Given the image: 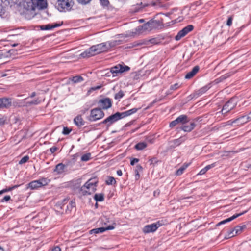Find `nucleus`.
I'll list each match as a JSON object with an SVG mask.
<instances>
[{
    "label": "nucleus",
    "instance_id": "473e14b6",
    "mask_svg": "<svg viewBox=\"0 0 251 251\" xmlns=\"http://www.w3.org/2000/svg\"><path fill=\"white\" fill-rule=\"evenodd\" d=\"M246 226L245 225H243L242 226H236L234 229H235V234H240V233H241V232L242 231V230L245 229L246 228Z\"/></svg>",
    "mask_w": 251,
    "mask_h": 251
},
{
    "label": "nucleus",
    "instance_id": "c85d7f7f",
    "mask_svg": "<svg viewBox=\"0 0 251 251\" xmlns=\"http://www.w3.org/2000/svg\"><path fill=\"white\" fill-rule=\"evenodd\" d=\"M147 146V144L145 142H139L135 146V149L137 150H142Z\"/></svg>",
    "mask_w": 251,
    "mask_h": 251
},
{
    "label": "nucleus",
    "instance_id": "c03bdc74",
    "mask_svg": "<svg viewBox=\"0 0 251 251\" xmlns=\"http://www.w3.org/2000/svg\"><path fill=\"white\" fill-rule=\"evenodd\" d=\"M6 120V119L4 116L0 115V126L4 125Z\"/></svg>",
    "mask_w": 251,
    "mask_h": 251
},
{
    "label": "nucleus",
    "instance_id": "680f3d73",
    "mask_svg": "<svg viewBox=\"0 0 251 251\" xmlns=\"http://www.w3.org/2000/svg\"><path fill=\"white\" fill-rule=\"evenodd\" d=\"M36 95V93L35 92H33L31 93V94L30 96V98H33Z\"/></svg>",
    "mask_w": 251,
    "mask_h": 251
},
{
    "label": "nucleus",
    "instance_id": "6e6d98bb",
    "mask_svg": "<svg viewBox=\"0 0 251 251\" xmlns=\"http://www.w3.org/2000/svg\"><path fill=\"white\" fill-rule=\"evenodd\" d=\"M52 251H61V249L58 246L55 247L52 250Z\"/></svg>",
    "mask_w": 251,
    "mask_h": 251
},
{
    "label": "nucleus",
    "instance_id": "dca6fc26",
    "mask_svg": "<svg viewBox=\"0 0 251 251\" xmlns=\"http://www.w3.org/2000/svg\"><path fill=\"white\" fill-rule=\"evenodd\" d=\"M196 126V124L194 121H190L188 124H184L183 126H181L180 129L184 132H191Z\"/></svg>",
    "mask_w": 251,
    "mask_h": 251
},
{
    "label": "nucleus",
    "instance_id": "aec40b11",
    "mask_svg": "<svg viewBox=\"0 0 251 251\" xmlns=\"http://www.w3.org/2000/svg\"><path fill=\"white\" fill-rule=\"evenodd\" d=\"M11 105V99L3 98L0 99V109L8 108Z\"/></svg>",
    "mask_w": 251,
    "mask_h": 251
},
{
    "label": "nucleus",
    "instance_id": "7c9ffc66",
    "mask_svg": "<svg viewBox=\"0 0 251 251\" xmlns=\"http://www.w3.org/2000/svg\"><path fill=\"white\" fill-rule=\"evenodd\" d=\"M94 198L97 201H102L104 200V195L102 194H96Z\"/></svg>",
    "mask_w": 251,
    "mask_h": 251
},
{
    "label": "nucleus",
    "instance_id": "13d9d810",
    "mask_svg": "<svg viewBox=\"0 0 251 251\" xmlns=\"http://www.w3.org/2000/svg\"><path fill=\"white\" fill-rule=\"evenodd\" d=\"M117 174L119 176H121L123 174L122 171L121 170H117Z\"/></svg>",
    "mask_w": 251,
    "mask_h": 251
},
{
    "label": "nucleus",
    "instance_id": "6e6552de",
    "mask_svg": "<svg viewBox=\"0 0 251 251\" xmlns=\"http://www.w3.org/2000/svg\"><path fill=\"white\" fill-rule=\"evenodd\" d=\"M189 122V119L186 115H181L176 120L172 121L169 125L170 127L173 128L177 125L183 126L184 124H188Z\"/></svg>",
    "mask_w": 251,
    "mask_h": 251
},
{
    "label": "nucleus",
    "instance_id": "49530a36",
    "mask_svg": "<svg viewBox=\"0 0 251 251\" xmlns=\"http://www.w3.org/2000/svg\"><path fill=\"white\" fill-rule=\"evenodd\" d=\"M215 166H216V163H214L210 165H207L204 168H205V170L207 171L208 170L214 167Z\"/></svg>",
    "mask_w": 251,
    "mask_h": 251
},
{
    "label": "nucleus",
    "instance_id": "bf43d9fd",
    "mask_svg": "<svg viewBox=\"0 0 251 251\" xmlns=\"http://www.w3.org/2000/svg\"><path fill=\"white\" fill-rule=\"evenodd\" d=\"M150 42L152 44H155L156 43V39L154 38L151 39L150 40Z\"/></svg>",
    "mask_w": 251,
    "mask_h": 251
},
{
    "label": "nucleus",
    "instance_id": "774afa93",
    "mask_svg": "<svg viewBox=\"0 0 251 251\" xmlns=\"http://www.w3.org/2000/svg\"><path fill=\"white\" fill-rule=\"evenodd\" d=\"M19 186V185H14L12 186L11 187L13 188V190L14 189L16 188H17Z\"/></svg>",
    "mask_w": 251,
    "mask_h": 251
},
{
    "label": "nucleus",
    "instance_id": "4c0bfd02",
    "mask_svg": "<svg viewBox=\"0 0 251 251\" xmlns=\"http://www.w3.org/2000/svg\"><path fill=\"white\" fill-rule=\"evenodd\" d=\"M75 202L73 201H70L69 205H67V208L68 209L71 210L72 209L75 207Z\"/></svg>",
    "mask_w": 251,
    "mask_h": 251
},
{
    "label": "nucleus",
    "instance_id": "0e129e2a",
    "mask_svg": "<svg viewBox=\"0 0 251 251\" xmlns=\"http://www.w3.org/2000/svg\"><path fill=\"white\" fill-rule=\"evenodd\" d=\"M6 189H7L8 192L12 191L13 190V188H12L11 187H9L8 188H6Z\"/></svg>",
    "mask_w": 251,
    "mask_h": 251
},
{
    "label": "nucleus",
    "instance_id": "de8ad7c7",
    "mask_svg": "<svg viewBox=\"0 0 251 251\" xmlns=\"http://www.w3.org/2000/svg\"><path fill=\"white\" fill-rule=\"evenodd\" d=\"M179 84L178 83H176L173 85H171V87H170V89L171 90H176L177 89L178 87H179Z\"/></svg>",
    "mask_w": 251,
    "mask_h": 251
},
{
    "label": "nucleus",
    "instance_id": "f8f14e48",
    "mask_svg": "<svg viewBox=\"0 0 251 251\" xmlns=\"http://www.w3.org/2000/svg\"><path fill=\"white\" fill-rule=\"evenodd\" d=\"M193 28L194 27L192 25H187L178 32L177 34L175 37V39L176 41L180 40L182 37H184L189 32L191 31Z\"/></svg>",
    "mask_w": 251,
    "mask_h": 251
},
{
    "label": "nucleus",
    "instance_id": "cd10ccee",
    "mask_svg": "<svg viewBox=\"0 0 251 251\" xmlns=\"http://www.w3.org/2000/svg\"><path fill=\"white\" fill-rule=\"evenodd\" d=\"M65 166L62 163L57 164L54 170V172L57 174H61L63 172Z\"/></svg>",
    "mask_w": 251,
    "mask_h": 251
},
{
    "label": "nucleus",
    "instance_id": "a18cd8bd",
    "mask_svg": "<svg viewBox=\"0 0 251 251\" xmlns=\"http://www.w3.org/2000/svg\"><path fill=\"white\" fill-rule=\"evenodd\" d=\"M11 199V197L10 196L7 195L3 197V198L1 200V202H4L5 201H9Z\"/></svg>",
    "mask_w": 251,
    "mask_h": 251
},
{
    "label": "nucleus",
    "instance_id": "bb28decb",
    "mask_svg": "<svg viewBox=\"0 0 251 251\" xmlns=\"http://www.w3.org/2000/svg\"><path fill=\"white\" fill-rule=\"evenodd\" d=\"M74 123L78 126H81L84 124V122L80 115L77 116L74 120Z\"/></svg>",
    "mask_w": 251,
    "mask_h": 251
},
{
    "label": "nucleus",
    "instance_id": "58836bf2",
    "mask_svg": "<svg viewBox=\"0 0 251 251\" xmlns=\"http://www.w3.org/2000/svg\"><path fill=\"white\" fill-rule=\"evenodd\" d=\"M143 44V43L140 41H136L132 44H131V46H129V48H133L135 47H137Z\"/></svg>",
    "mask_w": 251,
    "mask_h": 251
},
{
    "label": "nucleus",
    "instance_id": "ea45409f",
    "mask_svg": "<svg viewBox=\"0 0 251 251\" xmlns=\"http://www.w3.org/2000/svg\"><path fill=\"white\" fill-rule=\"evenodd\" d=\"M71 129H70L67 127H64L62 133L64 135H68L71 132Z\"/></svg>",
    "mask_w": 251,
    "mask_h": 251
},
{
    "label": "nucleus",
    "instance_id": "b1692460",
    "mask_svg": "<svg viewBox=\"0 0 251 251\" xmlns=\"http://www.w3.org/2000/svg\"><path fill=\"white\" fill-rule=\"evenodd\" d=\"M186 140V136H181L180 138L174 140L172 142L174 144L173 148L180 145L182 143L184 142Z\"/></svg>",
    "mask_w": 251,
    "mask_h": 251
},
{
    "label": "nucleus",
    "instance_id": "338daca9",
    "mask_svg": "<svg viewBox=\"0 0 251 251\" xmlns=\"http://www.w3.org/2000/svg\"><path fill=\"white\" fill-rule=\"evenodd\" d=\"M0 251H5V249L0 245Z\"/></svg>",
    "mask_w": 251,
    "mask_h": 251
},
{
    "label": "nucleus",
    "instance_id": "603ef678",
    "mask_svg": "<svg viewBox=\"0 0 251 251\" xmlns=\"http://www.w3.org/2000/svg\"><path fill=\"white\" fill-rule=\"evenodd\" d=\"M58 148L56 147L53 146L50 149V151L51 153H53L55 152L57 150Z\"/></svg>",
    "mask_w": 251,
    "mask_h": 251
},
{
    "label": "nucleus",
    "instance_id": "09e8293b",
    "mask_svg": "<svg viewBox=\"0 0 251 251\" xmlns=\"http://www.w3.org/2000/svg\"><path fill=\"white\" fill-rule=\"evenodd\" d=\"M143 168H142V167L140 165H138L136 166V169H135V173L136 172H139L140 171H141L142 170Z\"/></svg>",
    "mask_w": 251,
    "mask_h": 251
},
{
    "label": "nucleus",
    "instance_id": "f257e3e1",
    "mask_svg": "<svg viewBox=\"0 0 251 251\" xmlns=\"http://www.w3.org/2000/svg\"><path fill=\"white\" fill-rule=\"evenodd\" d=\"M107 51V48L105 42L93 45L83 52L80 54L83 58L90 57L96 54Z\"/></svg>",
    "mask_w": 251,
    "mask_h": 251
},
{
    "label": "nucleus",
    "instance_id": "c756f323",
    "mask_svg": "<svg viewBox=\"0 0 251 251\" xmlns=\"http://www.w3.org/2000/svg\"><path fill=\"white\" fill-rule=\"evenodd\" d=\"M189 164H183V165L179 169H178L176 173V174L177 175V176H180L181 175H182L184 172V171L188 167Z\"/></svg>",
    "mask_w": 251,
    "mask_h": 251
},
{
    "label": "nucleus",
    "instance_id": "393cba45",
    "mask_svg": "<svg viewBox=\"0 0 251 251\" xmlns=\"http://www.w3.org/2000/svg\"><path fill=\"white\" fill-rule=\"evenodd\" d=\"M107 48V51L111 48L121 44L120 40H114L105 42Z\"/></svg>",
    "mask_w": 251,
    "mask_h": 251
},
{
    "label": "nucleus",
    "instance_id": "2f4dec72",
    "mask_svg": "<svg viewBox=\"0 0 251 251\" xmlns=\"http://www.w3.org/2000/svg\"><path fill=\"white\" fill-rule=\"evenodd\" d=\"M106 184L107 185H114L115 184L116 181L115 178L112 176H109L107 180H106Z\"/></svg>",
    "mask_w": 251,
    "mask_h": 251
},
{
    "label": "nucleus",
    "instance_id": "2eb2a0df",
    "mask_svg": "<svg viewBox=\"0 0 251 251\" xmlns=\"http://www.w3.org/2000/svg\"><path fill=\"white\" fill-rule=\"evenodd\" d=\"M209 88L210 86L208 85L204 86V87L200 88L197 91H196L194 93L189 95L188 98L189 100H191L193 98H198V97L205 93Z\"/></svg>",
    "mask_w": 251,
    "mask_h": 251
},
{
    "label": "nucleus",
    "instance_id": "37998d69",
    "mask_svg": "<svg viewBox=\"0 0 251 251\" xmlns=\"http://www.w3.org/2000/svg\"><path fill=\"white\" fill-rule=\"evenodd\" d=\"M101 4L103 6H107L109 2L108 0H100Z\"/></svg>",
    "mask_w": 251,
    "mask_h": 251
},
{
    "label": "nucleus",
    "instance_id": "052dcab7",
    "mask_svg": "<svg viewBox=\"0 0 251 251\" xmlns=\"http://www.w3.org/2000/svg\"><path fill=\"white\" fill-rule=\"evenodd\" d=\"M135 173H136V174H135L136 179H139V178L140 177V175L138 172H136Z\"/></svg>",
    "mask_w": 251,
    "mask_h": 251
},
{
    "label": "nucleus",
    "instance_id": "79ce46f5",
    "mask_svg": "<svg viewBox=\"0 0 251 251\" xmlns=\"http://www.w3.org/2000/svg\"><path fill=\"white\" fill-rule=\"evenodd\" d=\"M92 0H77V2L82 5H86L90 2Z\"/></svg>",
    "mask_w": 251,
    "mask_h": 251
},
{
    "label": "nucleus",
    "instance_id": "864d4df0",
    "mask_svg": "<svg viewBox=\"0 0 251 251\" xmlns=\"http://www.w3.org/2000/svg\"><path fill=\"white\" fill-rule=\"evenodd\" d=\"M101 88L100 86H98L97 87H92L91 89L88 91V92H90L91 91H95L96 90L99 89Z\"/></svg>",
    "mask_w": 251,
    "mask_h": 251
},
{
    "label": "nucleus",
    "instance_id": "f03ea898",
    "mask_svg": "<svg viewBox=\"0 0 251 251\" xmlns=\"http://www.w3.org/2000/svg\"><path fill=\"white\" fill-rule=\"evenodd\" d=\"M98 183L97 178L94 177L89 179L80 189V192L83 195H90L96 190Z\"/></svg>",
    "mask_w": 251,
    "mask_h": 251
},
{
    "label": "nucleus",
    "instance_id": "f704fd0d",
    "mask_svg": "<svg viewBox=\"0 0 251 251\" xmlns=\"http://www.w3.org/2000/svg\"><path fill=\"white\" fill-rule=\"evenodd\" d=\"M91 158V154L88 153L83 155L81 157V160L82 161H87Z\"/></svg>",
    "mask_w": 251,
    "mask_h": 251
},
{
    "label": "nucleus",
    "instance_id": "a19ab883",
    "mask_svg": "<svg viewBox=\"0 0 251 251\" xmlns=\"http://www.w3.org/2000/svg\"><path fill=\"white\" fill-rule=\"evenodd\" d=\"M235 229L234 228V229H232L231 230H230L228 232L227 237L226 238H231L232 237H233V236L236 235V234H235Z\"/></svg>",
    "mask_w": 251,
    "mask_h": 251
},
{
    "label": "nucleus",
    "instance_id": "e433bc0d",
    "mask_svg": "<svg viewBox=\"0 0 251 251\" xmlns=\"http://www.w3.org/2000/svg\"><path fill=\"white\" fill-rule=\"evenodd\" d=\"M29 156L27 155L24 156L19 161V164H23L26 163L29 160Z\"/></svg>",
    "mask_w": 251,
    "mask_h": 251
},
{
    "label": "nucleus",
    "instance_id": "412c9836",
    "mask_svg": "<svg viewBox=\"0 0 251 251\" xmlns=\"http://www.w3.org/2000/svg\"><path fill=\"white\" fill-rule=\"evenodd\" d=\"M62 22L61 24H48L46 25H42L40 26V29L42 30H51L53 28L59 27L62 25Z\"/></svg>",
    "mask_w": 251,
    "mask_h": 251
},
{
    "label": "nucleus",
    "instance_id": "39448f33",
    "mask_svg": "<svg viewBox=\"0 0 251 251\" xmlns=\"http://www.w3.org/2000/svg\"><path fill=\"white\" fill-rule=\"evenodd\" d=\"M236 105V99L233 98L230 99L223 106V108L221 111L222 114L224 116L226 115L227 113L234 109Z\"/></svg>",
    "mask_w": 251,
    "mask_h": 251
},
{
    "label": "nucleus",
    "instance_id": "9d476101",
    "mask_svg": "<svg viewBox=\"0 0 251 251\" xmlns=\"http://www.w3.org/2000/svg\"><path fill=\"white\" fill-rule=\"evenodd\" d=\"M156 23V21L150 20L142 25L138 26L136 30L139 32L150 31L154 27Z\"/></svg>",
    "mask_w": 251,
    "mask_h": 251
},
{
    "label": "nucleus",
    "instance_id": "7ed1b4c3",
    "mask_svg": "<svg viewBox=\"0 0 251 251\" xmlns=\"http://www.w3.org/2000/svg\"><path fill=\"white\" fill-rule=\"evenodd\" d=\"M74 5L73 0H57L55 6L60 12H66L70 11Z\"/></svg>",
    "mask_w": 251,
    "mask_h": 251
},
{
    "label": "nucleus",
    "instance_id": "72a5a7b5",
    "mask_svg": "<svg viewBox=\"0 0 251 251\" xmlns=\"http://www.w3.org/2000/svg\"><path fill=\"white\" fill-rule=\"evenodd\" d=\"M83 80V78L80 76H75L72 78V81L74 83H79Z\"/></svg>",
    "mask_w": 251,
    "mask_h": 251
},
{
    "label": "nucleus",
    "instance_id": "1a4fd4ad",
    "mask_svg": "<svg viewBox=\"0 0 251 251\" xmlns=\"http://www.w3.org/2000/svg\"><path fill=\"white\" fill-rule=\"evenodd\" d=\"M120 119H121V117L120 116V112H117L105 119L101 122V124L106 125L107 127H108L113 123Z\"/></svg>",
    "mask_w": 251,
    "mask_h": 251
},
{
    "label": "nucleus",
    "instance_id": "3c124183",
    "mask_svg": "<svg viewBox=\"0 0 251 251\" xmlns=\"http://www.w3.org/2000/svg\"><path fill=\"white\" fill-rule=\"evenodd\" d=\"M232 18L231 17H230L228 18V19L227 21L226 25L228 26H230L232 24Z\"/></svg>",
    "mask_w": 251,
    "mask_h": 251
},
{
    "label": "nucleus",
    "instance_id": "6ab92c4d",
    "mask_svg": "<svg viewBox=\"0 0 251 251\" xmlns=\"http://www.w3.org/2000/svg\"><path fill=\"white\" fill-rule=\"evenodd\" d=\"M247 212V210H245L244 211H243V212H241L240 213H239V214H234V215H233L232 216H231V217L230 218H228L226 220H223L222 221H221L220 222H219L217 225H216V226H219L221 225H222V224H225L227 222H230L232 220L235 219V218L244 214L245 213H246V212Z\"/></svg>",
    "mask_w": 251,
    "mask_h": 251
},
{
    "label": "nucleus",
    "instance_id": "a211bd4d",
    "mask_svg": "<svg viewBox=\"0 0 251 251\" xmlns=\"http://www.w3.org/2000/svg\"><path fill=\"white\" fill-rule=\"evenodd\" d=\"M114 228V226H109L106 227H99V228H95V229H93L91 230L90 231V233H91V234L101 233L104 232V231H105L106 230H112V229H113Z\"/></svg>",
    "mask_w": 251,
    "mask_h": 251
},
{
    "label": "nucleus",
    "instance_id": "c9c22d12",
    "mask_svg": "<svg viewBox=\"0 0 251 251\" xmlns=\"http://www.w3.org/2000/svg\"><path fill=\"white\" fill-rule=\"evenodd\" d=\"M124 96V93L122 90L120 91L118 93H116L114 96V98L116 100H119L122 98Z\"/></svg>",
    "mask_w": 251,
    "mask_h": 251
},
{
    "label": "nucleus",
    "instance_id": "0eeeda50",
    "mask_svg": "<svg viewBox=\"0 0 251 251\" xmlns=\"http://www.w3.org/2000/svg\"><path fill=\"white\" fill-rule=\"evenodd\" d=\"M48 184V180L46 178L34 180L28 183V187L31 190L37 189Z\"/></svg>",
    "mask_w": 251,
    "mask_h": 251
},
{
    "label": "nucleus",
    "instance_id": "9b49d317",
    "mask_svg": "<svg viewBox=\"0 0 251 251\" xmlns=\"http://www.w3.org/2000/svg\"><path fill=\"white\" fill-rule=\"evenodd\" d=\"M162 225V224L160 221H158L150 225H147L143 227V232L144 233L154 232Z\"/></svg>",
    "mask_w": 251,
    "mask_h": 251
},
{
    "label": "nucleus",
    "instance_id": "69168bd1",
    "mask_svg": "<svg viewBox=\"0 0 251 251\" xmlns=\"http://www.w3.org/2000/svg\"><path fill=\"white\" fill-rule=\"evenodd\" d=\"M247 116L249 117L250 121H251V111L249 113V115Z\"/></svg>",
    "mask_w": 251,
    "mask_h": 251
},
{
    "label": "nucleus",
    "instance_id": "8fccbe9b",
    "mask_svg": "<svg viewBox=\"0 0 251 251\" xmlns=\"http://www.w3.org/2000/svg\"><path fill=\"white\" fill-rule=\"evenodd\" d=\"M139 161V159L138 158H133L130 162V164L131 165H134L135 163L138 162Z\"/></svg>",
    "mask_w": 251,
    "mask_h": 251
},
{
    "label": "nucleus",
    "instance_id": "5701e85b",
    "mask_svg": "<svg viewBox=\"0 0 251 251\" xmlns=\"http://www.w3.org/2000/svg\"><path fill=\"white\" fill-rule=\"evenodd\" d=\"M199 69V66H195L191 71L187 73L185 78L188 79L192 78L198 72Z\"/></svg>",
    "mask_w": 251,
    "mask_h": 251
},
{
    "label": "nucleus",
    "instance_id": "f3484780",
    "mask_svg": "<svg viewBox=\"0 0 251 251\" xmlns=\"http://www.w3.org/2000/svg\"><path fill=\"white\" fill-rule=\"evenodd\" d=\"M250 121L249 117L247 115H244L240 116L237 119L233 120L231 123H235L237 126L243 125L248 122Z\"/></svg>",
    "mask_w": 251,
    "mask_h": 251
},
{
    "label": "nucleus",
    "instance_id": "e2e57ef3",
    "mask_svg": "<svg viewBox=\"0 0 251 251\" xmlns=\"http://www.w3.org/2000/svg\"><path fill=\"white\" fill-rule=\"evenodd\" d=\"M233 120H229L228 121L227 123V125H233V124H235V123H231V122H233Z\"/></svg>",
    "mask_w": 251,
    "mask_h": 251
},
{
    "label": "nucleus",
    "instance_id": "4be33fe9",
    "mask_svg": "<svg viewBox=\"0 0 251 251\" xmlns=\"http://www.w3.org/2000/svg\"><path fill=\"white\" fill-rule=\"evenodd\" d=\"M141 109V107L138 108H133L131 109L127 110L126 111L123 112H120V116L121 117V119L124 118L125 117L130 116L134 113H135L137 111Z\"/></svg>",
    "mask_w": 251,
    "mask_h": 251
},
{
    "label": "nucleus",
    "instance_id": "ddd939ff",
    "mask_svg": "<svg viewBox=\"0 0 251 251\" xmlns=\"http://www.w3.org/2000/svg\"><path fill=\"white\" fill-rule=\"evenodd\" d=\"M130 70V67L127 66H123L121 64H118L111 68L110 71L113 74L122 73L124 72L128 71Z\"/></svg>",
    "mask_w": 251,
    "mask_h": 251
},
{
    "label": "nucleus",
    "instance_id": "5fc2aeb1",
    "mask_svg": "<svg viewBox=\"0 0 251 251\" xmlns=\"http://www.w3.org/2000/svg\"><path fill=\"white\" fill-rule=\"evenodd\" d=\"M207 172V171L205 170V168H203L202 169H201L200 172L199 173L198 175H203L206 172Z\"/></svg>",
    "mask_w": 251,
    "mask_h": 251
},
{
    "label": "nucleus",
    "instance_id": "4468645a",
    "mask_svg": "<svg viewBox=\"0 0 251 251\" xmlns=\"http://www.w3.org/2000/svg\"><path fill=\"white\" fill-rule=\"evenodd\" d=\"M98 104L101 109H107L111 107L112 101L110 99L106 98L100 100L98 102Z\"/></svg>",
    "mask_w": 251,
    "mask_h": 251
},
{
    "label": "nucleus",
    "instance_id": "4d7b16f0",
    "mask_svg": "<svg viewBox=\"0 0 251 251\" xmlns=\"http://www.w3.org/2000/svg\"><path fill=\"white\" fill-rule=\"evenodd\" d=\"M7 192H8V191L7 190V189L6 188L3 189V190L0 191V195H1L3 193H6Z\"/></svg>",
    "mask_w": 251,
    "mask_h": 251
},
{
    "label": "nucleus",
    "instance_id": "a878e982",
    "mask_svg": "<svg viewBox=\"0 0 251 251\" xmlns=\"http://www.w3.org/2000/svg\"><path fill=\"white\" fill-rule=\"evenodd\" d=\"M40 102H41L40 100L38 98H37L33 100L30 101H26V103L24 104H23V103H19V105L29 106L31 105H38L40 103Z\"/></svg>",
    "mask_w": 251,
    "mask_h": 251
},
{
    "label": "nucleus",
    "instance_id": "20e7f679",
    "mask_svg": "<svg viewBox=\"0 0 251 251\" xmlns=\"http://www.w3.org/2000/svg\"><path fill=\"white\" fill-rule=\"evenodd\" d=\"M47 4L46 0H31L30 2L27 3V10L35 11L36 9H43L46 7Z\"/></svg>",
    "mask_w": 251,
    "mask_h": 251
},
{
    "label": "nucleus",
    "instance_id": "423d86ee",
    "mask_svg": "<svg viewBox=\"0 0 251 251\" xmlns=\"http://www.w3.org/2000/svg\"><path fill=\"white\" fill-rule=\"evenodd\" d=\"M104 113L100 108H95L91 110L88 120L90 121H96L102 118Z\"/></svg>",
    "mask_w": 251,
    "mask_h": 251
}]
</instances>
